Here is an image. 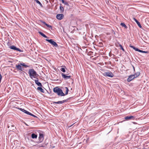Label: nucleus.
Wrapping results in <instances>:
<instances>
[{"mask_svg":"<svg viewBox=\"0 0 149 149\" xmlns=\"http://www.w3.org/2000/svg\"><path fill=\"white\" fill-rule=\"evenodd\" d=\"M28 73L30 77L32 79L33 78H36L38 76V74L37 72L33 69H29Z\"/></svg>","mask_w":149,"mask_h":149,"instance_id":"nucleus-1","label":"nucleus"},{"mask_svg":"<svg viewBox=\"0 0 149 149\" xmlns=\"http://www.w3.org/2000/svg\"><path fill=\"white\" fill-rule=\"evenodd\" d=\"M53 91L59 96H64L65 95V94L63 93L62 90L58 87L54 88L53 89Z\"/></svg>","mask_w":149,"mask_h":149,"instance_id":"nucleus-2","label":"nucleus"},{"mask_svg":"<svg viewBox=\"0 0 149 149\" xmlns=\"http://www.w3.org/2000/svg\"><path fill=\"white\" fill-rule=\"evenodd\" d=\"M103 75L105 77H113V74L111 72H105L103 73Z\"/></svg>","mask_w":149,"mask_h":149,"instance_id":"nucleus-3","label":"nucleus"},{"mask_svg":"<svg viewBox=\"0 0 149 149\" xmlns=\"http://www.w3.org/2000/svg\"><path fill=\"white\" fill-rule=\"evenodd\" d=\"M46 40L50 43L52 45L54 46L55 47H57L58 46L57 44L52 39H46Z\"/></svg>","mask_w":149,"mask_h":149,"instance_id":"nucleus-4","label":"nucleus"},{"mask_svg":"<svg viewBox=\"0 0 149 149\" xmlns=\"http://www.w3.org/2000/svg\"><path fill=\"white\" fill-rule=\"evenodd\" d=\"M61 75L62 77L65 79H69L71 78V76L70 75L67 76L64 73H62Z\"/></svg>","mask_w":149,"mask_h":149,"instance_id":"nucleus-5","label":"nucleus"},{"mask_svg":"<svg viewBox=\"0 0 149 149\" xmlns=\"http://www.w3.org/2000/svg\"><path fill=\"white\" fill-rule=\"evenodd\" d=\"M20 110L22 111H23V112L25 113H26L28 115H31V116H33L34 117L35 116L34 115H33V114H32L31 113L27 111H26L23 109H22V108H20Z\"/></svg>","mask_w":149,"mask_h":149,"instance_id":"nucleus-6","label":"nucleus"},{"mask_svg":"<svg viewBox=\"0 0 149 149\" xmlns=\"http://www.w3.org/2000/svg\"><path fill=\"white\" fill-rule=\"evenodd\" d=\"M135 78V77L134 74L130 75L127 78V81L128 82H130Z\"/></svg>","mask_w":149,"mask_h":149,"instance_id":"nucleus-7","label":"nucleus"},{"mask_svg":"<svg viewBox=\"0 0 149 149\" xmlns=\"http://www.w3.org/2000/svg\"><path fill=\"white\" fill-rule=\"evenodd\" d=\"M63 14H58L56 15V18L59 20H61L63 18Z\"/></svg>","mask_w":149,"mask_h":149,"instance_id":"nucleus-8","label":"nucleus"},{"mask_svg":"<svg viewBox=\"0 0 149 149\" xmlns=\"http://www.w3.org/2000/svg\"><path fill=\"white\" fill-rule=\"evenodd\" d=\"M125 118L126 120H128L130 119L133 120L134 118V117L133 116H127L125 117Z\"/></svg>","mask_w":149,"mask_h":149,"instance_id":"nucleus-9","label":"nucleus"},{"mask_svg":"<svg viewBox=\"0 0 149 149\" xmlns=\"http://www.w3.org/2000/svg\"><path fill=\"white\" fill-rule=\"evenodd\" d=\"M10 48L12 49L16 50L18 51H20V49L17 48L15 46L13 45V46H11L10 47Z\"/></svg>","mask_w":149,"mask_h":149,"instance_id":"nucleus-10","label":"nucleus"},{"mask_svg":"<svg viewBox=\"0 0 149 149\" xmlns=\"http://www.w3.org/2000/svg\"><path fill=\"white\" fill-rule=\"evenodd\" d=\"M16 67L17 69H18L19 70L21 71H22V67L21 66V65L20 64H19L16 65Z\"/></svg>","mask_w":149,"mask_h":149,"instance_id":"nucleus-11","label":"nucleus"},{"mask_svg":"<svg viewBox=\"0 0 149 149\" xmlns=\"http://www.w3.org/2000/svg\"><path fill=\"white\" fill-rule=\"evenodd\" d=\"M39 139L40 141H42L43 139V135L42 134H40L39 136Z\"/></svg>","mask_w":149,"mask_h":149,"instance_id":"nucleus-12","label":"nucleus"},{"mask_svg":"<svg viewBox=\"0 0 149 149\" xmlns=\"http://www.w3.org/2000/svg\"><path fill=\"white\" fill-rule=\"evenodd\" d=\"M133 19L136 22L138 26L140 28H141L142 26L140 24V22L135 18H134Z\"/></svg>","mask_w":149,"mask_h":149,"instance_id":"nucleus-13","label":"nucleus"},{"mask_svg":"<svg viewBox=\"0 0 149 149\" xmlns=\"http://www.w3.org/2000/svg\"><path fill=\"white\" fill-rule=\"evenodd\" d=\"M35 82L36 84H37L38 86L40 87L42 86L40 82H39L38 80H35Z\"/></svg>","mask_w":149,"mask_h":149,"instance_id":"nucleus-14","label":"nucleus"},{"mask_svg":"<svg viewBox=\"0 0 149 149\" xmlns=\"http://www.w3.org/2000/svg\"><path fill=\"white\" fill-rule=\"evenodd\" d=\"M37 90L40 91L42 93L45 92V90L43 89L41 87H38L37 88Z\"/></svg>","mask_w":149,"mask_h":149,"instance_id":"nucleus-15","label":"nucleus"},{"mask_svg":"<svg viewBox=\"0 0 149 149\" xmlns=\"http://www.w3.org/2000/svg\"><path fill=\"white\" fill-rule=\"evenodd\" d=\"M39 33L44 38H48L47 37L45 34H44V33H42L40 32H39Z\"/></svg>","mask_w":149,"mask_h":149,"instance_id":"nucleus-16","label":"nucleus"},{"mask_svg":"<svg viewBox=\"0 0 149 149\" xmlns=\"http://www.w3.org/2000/svg\"><path fill=\"white\" fill-rule=\"evenodd\" d=\"M64 102V100L62 101H59L58 102H54V103L55 104H62Z\"/></svg>","mask_w":149,"mask_h":149,"instance_id":"nucleus-17","label":"nucleus"},{"mask_svg":"<svg viewBox=\"0 0 149 149\" xmlns=\"http://www.w3.org/2000/svg\"><path fill=\"white\" fill-rule=\"evenodd\" d=\"M37 136L35 134L33 133L31 134V137L33 139H36L37 138Z\"/></svg>","mask_w":149,"mask_h":149,"instance_id":"nucleus-18","label":"nucleus"},{"mask_svg":"<svg viewBox=\"0 0 149 149\" xmlns=\"http://www.w3.org/2000/svg\"><path fill=\"white\" fill-rule=\"evenodd\" d=\"M42 22L48 28L52 29V27L51 26L49 25V24H46L45 22Z\"/></svg>","mask_w":149,"mask_h":149,"instance_id":"nucleus-19","label":"nucleus"},{"mask_svg":"<svg viewBox=\"0 0 149 149\" xmlns=\"http://www.w3.org/2000/svg\"><path fill=\"white\" fill-rule=\"evenodd\" d=\"M66 68L65 67L64 68H61L60 69V70L62 72H65V69Z\"/></svg>","mask_w":149,"mask_h":149,"instance_id":"nucleus-20","label":"nucleus"},{"mask_svg":"<svg viewBox=\"0 0 149 149\" xmlns=\"http://www.w3.org/2000/svg\"><path fill=\"white\" fill-rule=\"evenodd\" d=\"M34 1L36 2L40 6H42V5L41 3L38 0H34Z\"/></svg>","mask_w":149,"mask_h":149,"instance_id":"nucleus-21","label":"nucleus"},{"mask_svg":"<svg viewBox=\"0 0 149 149\" xmlns=\"http://www.w3.org/2000/svg\"><path fill=\"white\" fill-rule=\"evenodd\" d=\"M64 90H66L65 95L68 94V91H69V90H68V88L67 87H66L65 88H64Z\"/></svg>","mask_w":149,"mask_h":149,"instance_id":"nucleus-22","label":"nucleus"},{"mask_svg":"<svg viewBox=\"0 0 149 149\" xmlns=\"http://www.w3.org/2000/svg\"><path fill=\"white\" fill-rule=\"evenodd\" d=\"M120 25L123 27H124L125 28H127V26L124 23H121L120 24Z\"/></svg>","mask_w":149,"mask_h":149,"instance_id":"nucleus-23","label":"nucleus"},{"mask_svg":"<svg viewBox=\"0 0 149 149\" xmlns=\"http://www.w3.org/2000/svg\"><path fill=\"white\" fill-rule=\"evenodd\" d=\"M140 74V73L139 72H137L136 73L134 74L135 76V77H138Z\"/></svg>","mask_w":149,"mask_h":149,"instance_id":"nucleus-24","label":"nucleus"},{"mask_svg":"<svg viewBox=\"0 0 149 149\" xmlns=\"http://www.w3.org/2000/svg\"><path fill=\"white\" fill-rule=\"evenodd\" d=\"M20 64L21 65V66H24L25 67H28V66L27 65H26L24 63H20Z\"/></svg>","mask_w":149,"mask_h":149,"instance_id":"nucleus-25","label":"nucleus"},{"mask_svg":"<svg viewBox=\"0 0 149 149\" xmlns=\"http://www.w3.org/2000/svg\"><path fill=\"white\" fill-rule=\"evenodd\" d=\"M139 52H142V53H147L148 52L143 51L141 50H140V51H139Z\"/></svg>","mask_w":149,"mask_h":149,"instance_id":"nucleus-26","label":"nucleus"},{"mask_svg":"<svg viewBox=\"0 0 149 149\" xmlns=\"http://www.w3.org/2000/svg\"><path fill=\"white\" fill-rule=\"evenodd\" d=\"M60 9L61 11H62V12L64 11V8H63L62 6H60Z\"/></svg>","mask_w":149,"mask_h":149,"instance_id":"nucleus-27","label":"nucleus"},{"mask_svg":"<svg viewBox=\"0 0 149 149\" xmlns=\"http://www.w3.org/2000/svg\"><path fill=\"white\" fill-rule=\"evenodd\" d=\"M134 49L135 51H138L139 52V51H140V50L139 49H138L136 47H134Z\"/></svg>","mask_w":149,"mask_h":149,"instance_id":"nucleus-28","label":"nucleus"},{"mask_svg":"<svg viewBox=\"0 0 149 149\" xmlns=\"http://www.w3.org/2000/svg\"><path fill=\"white\" fill-rule=\"evenodd\" d=\"M119 46H120V47L121 48V49L123 50V51H124V49H123V48L122 45H120Z\"/></svg>","mask_w":149,"mask_h":149,"instance_id":"nucleus-29","label":"nucleus"},{"mask_svg":"<svg viewBox=\"0 0 149 149\" xmlns=\"http://www.w3.org/2000/svg\"><path fill=\"white\" fill-rule=\"evenodd\" d=\"M2 78V76L1 74H0V82L1 81V79Z\"/></svg>","mask_w":149,"mask_h":149,"instance_id":"nucleus-30","label":"nucleus"},{"mask_svg":"<svg viewBox=\"0 0 149 149\" xmlns=\"http://www.w3.org/2000/svg\"><path fill=\"white\" fill-rule=\"evenodd\" d=\"M130 47H131L133 48L134 49V48L135 47H134V46H132V45H130Z\"/></svg>","mask_w":149,"mask_h":149,"instance_id":"nucleus-31","label":"nucleus"},{"mask_svg":"<svg viewBox=\"0 0 149 149\" xmlns=\"http://www.w3.org/2000/svg\"><path fill=\"white\" fill-rule=\"evenodd\" d=\"M64 3L66 5H67L68 4V3L67 2H65Z\"/></svg>","mask_w":149,"mask_h":149,"instance_id":"nucleus-32","label":"nucleus"},{"mask_svg":"<svg viewBox=\"0 0 149 149\" xmlns=\"http://www.w3.org/2000/svg\"><path fill=\"white\" fill-rule=\"evenodd\" d=\"M62 2L63 3H64L65 2V1L63 0H62Z\"/></svg>","mask_w":149,"mask_h":149,"instance_id":"nucleus-33","label":"nucleus"},{"mask_svg":"<svg viewBox=\"0 0 149 149\" xmlns=\"http://www.w3.org/2000/svg\"><path fill=\"white\" fill-rule=\"evenodd\" d=\"M133 68L134 71H135V68L134 66H133Z\"/></svg>","mask_w":149,"mask_h":149,"instance_id":"nucleus-34","label":"nucleus"},{"mask_svg":"<svg viewBox=\"0 0 149 149\" xmlns=\"http://www.w3.org/2000/svg\"><path fill=\"white\" fill-rule=\"evenodd\" d=\"M12 127H14V126H13V125H12Z\"/></svg>","mask_w":149,"mask_h":149,"instance_id":"nucleus-35","label":"nucleus"},{"mask_svg":"<svg viewBox=\"0 0 149 149\" xmlns=\"http://www.w3.org/2000/svg\"><path fill=\"white\" fill-rule=\"evenodd\" d=\"M26 125L28 126V125H27V124H26Z\"/></svg>","mask_w":149,"mask_h":149,"instance_id":"nucleus-36","label":"nucleus"}]
</instances>
